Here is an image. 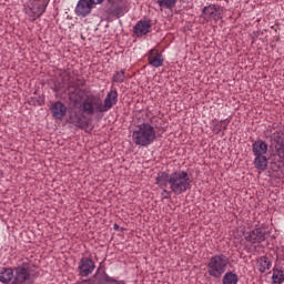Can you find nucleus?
<instances>
[{
    "mask_svg": "<svg viewBox=\"0 0 284 284\" xmlns=\"http://www.w3.org/2000/svg\"><path fill=\"white\" fill-rule=\"evenodd\" d=\"M132 139L135 145L148 148V145H152L156 141V131L150 123H142L133 131Z\"/></svg>",
    "mask_w": 284,
    "mask_h": 284,
    "instance_id": "nucleus-1",
    "label": "nucleus"
},
{
    "mask_svg": "<svg viewBox=\"0 0 284 284\" xmlns=\"http://www.w3.org/2000/svg\"><path fill=\"white\" fill-rule=\"evenodd\" d=\"M227 265H230V257L225 254H215L212 256L206 264L207 274L212 276V278H221L223 274H225V270H227Z\"/></svg>",
    "mask_w": 284,
    "mask_h": 284,
    "instance_id": "nucleus-2",
    "label": "nucleus"
},
{
    "mask_svg": "<svg viewBox=\"0 0 284 284\" xmlns=\"http://www.w3.org/2000/svg\"><path fill=\"white\" fill-rule=\"evenodd\" d=\"M192 187L190 175L185 171H175L170 175V189L173 194H183Z\"/></svg>",
    "mask_w": 284,
    "mask_h": 284,
    "instance_id": "nucleus-3",
    "label": "nucleus"
},
{
    "mask_svg": "<svg viewBox=\"0 0 284 284\" xmlns=\"http://www.w3.org/2000/svg\"><path fill=\"white\" fill-rule=\"evenodd\" d=\"M101 98L90 94L87 95L83 100L82 104L80 105L81 116H92L94 112H101Z\"/></svg>",
    "mask_w": 284,
    "mask_h": 284,
    "instance_id": "nucleus-4",
    "label": "nucleus"
},
{
    "mask_svg": "<svg viewBox=\"0 0 284 284\" xmlns=\"http://www.w3.org/2000/svg\"><path fill=\"white\" fill-rule=\"evenodd\" d=\"M244 239L245 241H247V243H252V245H256L270 239V231L265 230V227L263 226H256L250 232L244 233Z\"/></svg>",
    "mask_w": 284,
    "mask_h": 284,
    "instance_id": "nucleus-5",
    "label": "nucleus"
},
{
    "mask_svg": "<svg viewBox=\"0 0 284 284\" xmlns=\"http://www.w3.org/2000/svg\"><path fill=\"white\" fill-rule=\"evenodd\" d=\"M125 12V7L120 6L114 0L106 1V4L104 7V17L106 21H110V19H120L123 17Z\"/></svg>",
    "mask_w": 284,
    "mask_h": 284,
    "instance_id": "nucleus-6",
    "label": "nucleus"
},
{
    "mask_svg": "<svg viewBox=\"0 0 284 284\" xmlns=\"http://www.w3.org/2000/svg\"><path fill=\"white\" fill-rule=\"evenodd\" d=\"M85 116L81 115L77 110L69 111V118L67 119V123L71 125H75L79 130H88L90 128V122L83 120Z\"/></svg>",
    "mask_w": 284,
    "mask_h": 284,
    "instance_id": "nucleus-7",
    "label": "nucleus"
},
{
    "mask_svg": "<svg viewBox=\"0 0 284 284\" xmlns=\"http://www.w3.org/2000/svg\"><path fill=\"white\" fill-rule=\"evenodd\" d=\"M83 283L88 284H125V281H116L114 277H110L108 273L103 272L99 274L97 272L92 278L84 280Z\"/></svg>",
    "mask_w": 284,
    "mask_h": 284,
    "instance_id": "nucleus-8",
    "label": "nucleus"
},
{
    "mask_svg": "<svg viewBox=\"0 0 284 284\" xmlns=\"http://www.w3.org/2000/svg\"><path fill=\"white\" fill-rule=\"evenodd\" d=\"M119 102V92L116 90H111L106 98L103 101L100 99V112H108V110H112V106L116 105Z\"/></svg>",
    "mask_w": 284,
    "mask_h": 284,
    "instance_id": "nucleus-9",
    "label": "nucleus"
},
{
    "mask_svg": "<svg viewBox=\"0 0 284 284\" xmlns=\"http://www.w3.org/2000/svg\"><path fill=\"white\" fill-rule=\"evenodd\" d=\"M97 265L94 264V261L90 257H82L78 264V272L79 276H90L92 272H94V268Z\"/></svg>",
    "mask_w": 284,
    "mask_h": 284,
    "instance_id": "nucleus-10",
    "label": "nucleus"
},
{
    "mask_svg": "<svg viewBox=\"0 0 284 284\" xmlns=\"http://www.w3.org/2000/svg\"><path fill=\"white\" fill-rule=\"evenodd\" d=\"M202 17L206 19V21H219L222 19L221 9L214 4H210L209 7H204L202 10Z\"/></svg>",
    "mask_w": 284,
    "mask_h": 284,
    "instance_id": "nucleus-11",
    "label": "nucleus"
},
{
    "mask_svg": "<svg viewBox=\"0 0 284 284\" xmlns=\"http://www.w3.org/2000/svg\"><path fill=\"white\" fill-rule=\"evenodd\" d=\"M93 8L91 0H79L75 7V14L77 17L85 18L92 13Z\"/></svg>",
    "mask_w": 284,
    "mask_h": 284,
    "instance_id": "nucleus-12",
    "label": "nucleus"
},
{
    "mask_svg": "<svg viewBox=\"0 0 284 284\" xmlns=\"http://www.w3.org/2000/svg\"><path fill=\"white\" fill-rule=\"evenodd\" d=\"M53 119H58V121H63V116L68 114V106L63 104L61 101H57L51 105L50 109Z\"/></svg>",
    "mask_w": 284,
    "mask_h": 284,
    "instance_id": "nucleus-13",
    "label": "nucleus"
},
{
    "mask_svg": "<svg viewBox=\"0 0 284 284\" xmlns=\"http://www.w3.org/2000/svg\"><path fill=\"white\" fill-rule=\"evenodd\" d=\"M43 12H45V7L43 3L36 2L31 4L29 10L27 11V14L30 17L29 21L34 23V20L39 19Z\"/></svg>",
    "mask_w": 284,
    "mask_h": 284,
    "instance_id": "nucleus-14",
    "label": "nucleus"
},
{
    "mask_svg": "<svg viewBox=\"0 0 284 284\" xmlns=\"http://www.w3.org/2000/svg\"><path fill=\"white\" fill-rule=\"evenodd\" d=\"M148 61L153 68H161V65H163V54L156 49H151L149 51Z\"/></svg>",
    "mask_w": 284,
    "mask_h": 284,
    "instance_id": "nucleus-15",
    "label": "nucleus"
},
{
    "mask_svg": "<svg viewBox=\"0 0 284 284\" xmlns=\"http://www.w3.org/2000/svg\"><path fill=\"white\" fill-rule=\"evenodd\" d=\"M150 28H152L150 21L141 20L133 27V32L138 37H145L150 32Z\"/></svg>",
    "mask_w": 284,
    "mask_h": 284,
    "instance_id": "nucleus-16",
    "label": "nucleus"
},
{
    "mask_svg": "<svg viewBox=\"0 0 284 284\" xmlns=\"http://www.w3.org/2000/svg\"><path fill=\"white\" fill-rule=\"evenodd\" d=\"M252 150L254 156H263V154H267V143L263 140H257L252 144Z\"/></svg>",
    "mask_w": 284,
    "mask_h": 284,
    "instance_id": "nucleus-17",
    "label": "nucleus"
},
{
    "mask_svg": "<svg viewBox=\"0 0 284 284\" xmlns=\"http://www.w3.org/2000/svg\"><path fill=\"white\" fill-rule=\"evenodd\" d=\"M12 278H14V268L2 267L0 270V283L8 284Z\"/></svg>",
    "mask_w": 284,
    "mask_h": 284,
    "instance_id": "nucleus-18",
    "label": "nucleus"
},
{
    "mask_svg": "<svg viewBox=\"0 0 284 284\" xmlns=\"http://www.w3.org/2000/svg\"><path fill=\"white\" fill-rule=\"evenodd\" d=\"M84 97L85 93L79 87H77L74 91L69 94V99L73 102V105H78L79 103H81Z\"/></svg>",
    "mask_w": 284,
    "mask_h": 284,
    "instance_id": "nucleus-19",
    "label": "nucleus"
},
{
    "mask_svg": "<svg viewBox=\"0 0 284 284\" xmlns=\"http://www.w3.org/2000/svg\"><path fill=\"white\" fill-rule=\"evenodd\" d=\"M284 283V268L283 267H274L272 275V284H283Z\"/></svg>",
    "mask_w": 284,
    "mask_h": 284,
    "instance_id": "nucleus-20",
    "label": "nucleus"
},
{
    "mask_svg": "<svg viewBox=\"0 0 284 284\" xmlns=\"http://www.w3.org/2000/svg\"><path fill=\"white\" fill-rule=\"evenodd\" d=\"M155 183L156 185H159V187H168V183L170 185V174H168V172H159L158 176L155 179Z\"/></svg>",
    "mask_w": 284,
    "mask_h": 284,
    "instance_id": "nucleus-21",
    "label": "nucleus"
},
{
    "mask_svg": "<svg viewBox=\"0 0 284 284\" xmlns=\"http://www.w3.org/2000/svg\"><path fill=\"white\" fill-rule=\"evenodd\" d=\"M254 166L256 170L265 172V170H267V158L265 155H255Z\"/></svg>",
    "mask_w": 284,
    "mask_h": 284,
    "instance_id": "nucleus-22",
    "label": "nucleus"
},
{
    "mask_svg": "<svg viewBox=\"0 0 284 284\" xmlns=\"http://www.w3.org/2000/svg\"><path fill=\"white\" fill-rule=\"evenodd\" d=\"M261 274H265L266 270H272V261L267 256H261L257 261Z\"/></svg>",
    "mask_w": 284,
    "mask_h": 284,
    "instance_id": "nucleus-23",
    "label": "nucleus"
},
{
    "mask_svg": "<svg viewBox=\"0 0 284 284\" xmlns=\"http://www.w3.org/2000/svg\"><path fill=\"white\" fill-rule=\"evenodd\" d=\"M276 156L278 158L277 161L284 165V142L283 140L278 139L275 145Z\"/></svg>",
    "mask_w": 284,
    "mask_h": 284,
    "instance_id": "nucleus-24",
    "label": "nucleus"
},
{
    "mask_svg": "<svg viewBox=\"0 0 284 284\" xmlns=\"http://www.w3.org/2000/svg\"><path fill=\"white\" fill-rule=\"evenodd\" d=\"M222 284H239V275L232 271L226 272L222 278Z\"/></svg>",
    "mask_w": 284,
    "mask_h": 284,
    "instance_id": "nucleus-25",
    "label": "nucleus"
},
{
    "mask_svg": "<svg viewBox=\"0 0 284 284\" xmlns=\"http://www.w3.org/2000/svg\"><path fill=\"white\" fill-rule=\"evenodd\" d=\"M160 8H166L172 10V8L176 7V0H158Z\"/></svg>",
    "mask_w": 284,
    "mask_h": 284,
    "instance_id": "nucleus-26",
    "label": "nucleus"
},
{
    "mask_svg": "<svg viewBox=\"0 0 284 284\" xmlns=\"http://www.w3.org/2000/svg\"><path fill=\"white\" fill-rule=\"evenodd\" d=\"M60 77L62 79V83L70 85V83L72 81V75L70 74V70H68V69L61 70Z\"/></svg>",
    "mask_w": 284,
    "mask_h": 284,
    "instance_id": "nucleus-27",
    "label": "nucleus"
},
{
    "mask_svg": "<svg viewBox=\"0 0 284 284\" xmlns=\"http://www.w3.org/2000/svg\"><path fill=\"white\" fill-rule=\"evenodd\" d=\"M113 81L115 83H123V81H125V70L115 72V74L113 75Z\"/></svg>",
    "mask_w": 284,
    "mask_h": 284,
    "instance_id": "nucleus-28",
    "label": "nucleus"
},
{
    "mask_svg": "<svg viewBox=\"0 0 284 284\" xmlns=\"http://www.w3.org/2000/svg\"><path fill=\"white\" fill-rule=\"evenodd\" d=\"M43 103H45V98L43 97H38V98H31V100L29 101L30 105H43Z\"/></svg>",
    "mask_w": 284,
    "mask_h": 284,
    "instance_id": "nucleus-29",
    "label": "nucleus"
},
{
    "mask_svg": "<svg viewBox=\"0 0 284 284\" xmlns=\"http://www.w3.org/2000/svg\"><path fill=\"white\" fill-rule=\"evenodd\" d=\"M80 85H81V88H85V80L77 79L74 84H72V81H71V83L69 84V88L77 89Z\"/></svg>",
    "mask_w": 284,
    "mask_h": 284,
    "instance_id": "nucleus-30",
    "label": "nucleus"
},
{
    "mask_svg": "<svg viewBox=\"0 0 284 284\" xmlns=\"http://www.w3.org/2000/svg\"><path fill=\"white\" fill-rule=\"evenodd\" d=\"M172 196V193L170 191H166L165 187L162 192V199H170Z\"/></svg>",
    "mask_w": 284,
    "mask_h": 284,
    "instance_id": "nucleus-31",
    "label": "nucleus"
},
{
    "mask_svg": "<svg viewBox=\"0 0 284 284\" xmlns=\"http://www.w3.org/2000/svg\"><path fill=\"white\" fill-rule=\"evenodd\" d=\"M92 6H101V3H103V1L105 0H90ZM106 1H111V0H106Z\"/></svg>",
    "mask_w": 284,
    "mask_h": 284,
    "instance_id": "nucleus-32",
    "label": "nucleus"
},
{
    "mask_svg": "<svg viewBox=\"0 0 284 284\" xmlns=\"http://www.w3.org/2000/svg\"><path fill=\"white\" fill-rule=\"evenodd\" d=\"M220 123H224V125H222V130H227V125H230V120H220Z\"/></svg>",
    "mask_w": 284,
    "mask_h": 284,
    "instance_id": "nucleus-33",
    "label": "nucleus"
},
{
    "mask_svg": "<svg viewBox=\"0 0 284 284\" xmlns=\"http://www.w3.org/2000/svg\"><path fill=\"white\" fill-rule=\"evenodd\" d=\"M214 128L217 132H221V130H223V124H215Z\"/></svg>",
    "mask_w": 284,
    "mask_h": 284,
    "instance_id": "nucleus-34",
    "label": "nucleus"
},
{
    "mask_svg": "<svg viewBox=\"0 0 284 284\" xmlns=\"http://www.w3.org/2000/svg\"><path fill=\"white\" fill-rule=\"evenodd\" d=\"M113 230H115V232H119V230H120L119 224L115 223V224L113 225Z\"/></svg>",
    "mask_w": 284,
    "mask_h": 284,
    "instance_id": "nucleus-35",
    "label": "nucleus"
},
{
    "mask_svg": "<svg viewBox=\"0 0 284 284\" xmlns=\"http://www.w3.org/2000/svg\"><path fill=\"white\" fill-rule=\"evenodd\" d=\"M254 37H256V38L258 37V31L254 33Z\"/></svg>",
    "mask_w": 284,
    "mask_h": 284,
    "instance_id": "nucleus-36",
    "label": "nucleus"
},
{
    "mask_svg": "<svg viewBox=\"0 0 284 284\" xmlns=\"http://www.w3.org/2000/svg\"><path fill=\"white\" fill-rule=\"evenodd\" d=\"M256 39L254 38V37H252V41H253V43H254V41H255Z\"/></svg>",
    "mask_w": 284,
    "mask_h": 284,
    "instance_id": "nucleus-37",
    "label": "nucleus"
},
{
    "mask_svg": "<svg viewBox=\"0 0 284 284\" xmlns=\"http://www.w3.org/2000/svg\"><path fill=\"white\" fill-rule=\"evenodd\" d=\"M282 260L284 261V254H283V257H282Z\"/></svg>",
    "mask_w": 284,
    "mask_h": 284,
    "instance_id": "nucleus-38",
    "label": "nucleus"
}]
</instances>
